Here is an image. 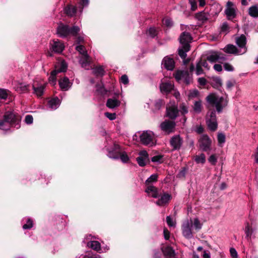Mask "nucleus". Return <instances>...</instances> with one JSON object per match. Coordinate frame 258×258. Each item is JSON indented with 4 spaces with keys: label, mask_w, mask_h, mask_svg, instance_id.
Wrapping results in <instances>:
<instances>
[{
    "label": "nucleus",
    "mask_w": 258,
    "mask_h": 258,
    "mask_svg": "<svg viewBox=\"0 0 258 258\" xmlns=\"http://www.w3.org/2000/svg\"><path fill=\"white\" fill-rule=\"evenodd\" d=\"M179 39L181 46L178 49V54L181 58L185 59L186 52L190 50L189 43L192 40V37L189 33L183 32L180 34Z\"/></svg>",
    "instance_id": "obj_1"
},
{
    "label": "nucleus",
    "mask_w": 258,
    "mask_h": 258,
    "mask_svg": "<svg viewBox=\"0 0 258 258\" xmlns=\"http://www.w3.org/2000/svg\"><path fill=\"white\" fill-rule=\"evenodd\" d=\"M206 100L210 104L214 105L217 111L220 113L228 104L227 97H220L214 94H211L206 97Z\"/></svg>",
    "instance_id": "obj_2"
},
{
    "label": "nucleus",
    "mask_w": 258,
    "mask_h": 258,
    "mask_svg": "<svg viewBox=\"0 0 258 258\" xmlns=\"http://www.w3.org/2000/svg\"><path fill=\"white\" fill-rule=\"evenodd\" d=\"M4 118L10 126L17 129L20 127L21 117L18 114L13 111H7L4 114Z\"/></svg>",
    "instance_id": "obj_3"
},
{
    "label": "nucleus",
    "mask_w": 258,
    "mask_h": 258,
    "mask_svg": "<svg viewBox=\"0 0 258 258\" xmlns=\"http://www.w3.org/2000/svg\"><path fill=\"white\" fill-rule=\"evenodd\" d=\"M206 123L208 128L212 131H215L218 127V123L214 110L209 111L207 113L206 117Z\"/></svg>",
    "instance_id": "obj_4"
},
{
    "label": "nucleus",
    "mask_w": 258,
    "mask_h": 258,
    "mask_svg": "<svg viewBox=\"0 0 258 258\" xmlns=\"http://www.w3.org/2000/svg\"><path fill=\"white\" fill-rule=\"evenodd\" d=\"M192 220H185L181 226L182 233L183 236L186 239H191L193 237L192 232Z\"/></svg>",
    "instance_id": "obj_5"
},
{
    "label": "nucleus",
    "mask_w": 258,
    "mask_h": 258,
    "mask_svg": "<svg viewBox=\"0 0 258 258\" xmlns=\"http://www.w3.org/2000/svg\"><path fill=\"white\" fill-rule=\"evenodd\" d=\"M178 82L183 81L186 84H189L191 81V75L187 71H178L174 75Z\"/></svg>",
    "instance_id": "obj_6"
},
{
    "label": "nucleus",
    "mask_w": 258,
    "mask_h": 258,
    "mask_svg": "<svg viewBox=\"0 0 258 258\" xmlns=\"http://www.w3.org/2000/svg\"><path fill=\"white\" fill-rule=\"evenodd\" d=\"M224 13L227 19L229 20H232L236 17V8L233 3L230 1L227 2Z\"/></svg>",
    "instance_id": "obj_7"
},
{
    "label": "nucleus",
    "mask_w": 258,
    "mask_h": 258,
    "mask_svg": "<svg viewBox=\"0 0 258 258\" xmlns=\"http://www.w3.org/2000/svg\"><path fill=\"white\" fill-rule=\"evenodd\" d=\"M140 140L145 145H153V133L150 131L143 132L140 136Z\"/></svg>",
    "instance_id": "obj_8"
},
{
    "label": "nucleus",
    "mask_w": 258,
    "mask_h": 258,
    "mask_svg": "<svg viewBox=\"0 0 258 258\" xmlns=\"http://www.w3.org/2000/svg\"><path fill=\"white\" fill-rule=\"evenodd\" d=\"M211 139L207 135L202 136L199 140L200 148L204 151L211 150Z\"/></svg>",
    "instance_id": "obj_9"
},
{
    "label": "nucleus",
    "mask_w": 258,
    "mask_h": 258,
    "mask_svg": "<svg viewBox=\"0 0 258 258\" xmlns=\"http://www.w3.org/2000/svg\"><path fill=\"white\" fill-rule=\"evenodd\" d=\"M236 43L238 46L239 53L240 54H244L247 51L246 46V39L244 35H241L236 38Z\"/></svg>",
    "instance_id": "obj_10"
},
{
    "label": "nucleus",
    "mask_w": 258,
    "mask_h": 258,
    "mask_svg": "<svg viewBox=\"0 0 258 258\" xmlns=\"http://www.w3.org/2000/svg\"><path fill=\"white\" fill-rule=\"evenodd\" d=\"M183 139L178 135L173 136L170 140V144L173 150H179L182 144Z\"/></svg>",
    "instance_id": "obj_11"
},
{
    "label": "nucleus",
    "mask_w": 258,
    "mask_h": 258,
    "mask_svg": "<svg viewBox=\"0 0 258 258\" xmlns=\"http://www.w3.org/2000/svg\"><path fill=\"white\" fill-rule=\"evenodd\" d=\"M179 111L175 103L171 104L166 107V115L171 119H175L178 116Z\"/></svg>",
    "instance_id": "obj_12"
},
{
    "label": "nucleus",
    "mask_w": 258,
    "mask_h": 258,
    "mask_svg": "<svg viewBox=\"0 0 258 258\" xmlns=\"http://www.w3.org/2000/svg\"><path fill=\"white\" fill-rule=\"evenodd\" d=\"M175 127V122L174 121L166 120L160 124L161 130L166 133L170 134L174 132Z\"/></svg>",
    "instance_id": "obj_13"
},
{
    "label": "nucleus",
    "mask_w": 258,
    "mask_h": 258,
    "mask_svg": "<svg viewBox=\"0 0 258 258\" xmlns=\"http://www.w3.org/2000/svg\"><path fill=\"white\" fill-rule=\"evenodd\" d=\"M139 155L137 161L140 166L144 167L149 161V155L146 151L142 150L139 152Z\"/></svg>",
    "instance_id": "obj_14"
},
{
    "label": "nucleus",
    "mask_w": 258,
    "mask_h": 258,
    "mask_svg": "<svg viewBox=\"0 0 258 258\" xmlns=\"http://www.w3.org/2000/svg\"><path fill=\"white\" fill-rule=\"evenodd\" d=\"M225 57L222 56L217 52H212L207 57V60L212 63L216 62H222L225 60Z\"/></svg>",
    "instance_id": "obj_15"
},
{
    "label": "nucleus",
    "mask_w": 258,
    "mask_h": 258,
    "mask_svg": "<svg viewBox=\"0 0 258 258\" xmlns=\"http://www.w3.org/2000/svg\"><path fill=\"white\" fill-rule=\"evenodd\" d=\"M51 49L56 53H61L64 48V44L59 40H53L51 43Z\"/></svg>",
    "instance_id": "obj_16"
},
{
    "label": "nucleus",
    "mask_w": 258,
    "mask_h": 258,
    "mask_svg": "<svg viewBox=\"0 0 258 258\" xmlns=\"http://www.w3.org/2000/svg\"><path fill=\"white\" fill-rule=\"evenodd\" d=\"M57 33L59 37H65L70 34V28L68 25L60 24L57 28Z\"/></svg>",
    "instance_id": "obj_17"
},
{
    "label": "nucleus",
    "mask_w": 258,
    "mask_h": 258,
    "mask_svg": "<svg viewBox=\"0 0 258 258\" xmlns=\"http://www.w3.org/2000/svg\"><path fill=\"white\" fill-rule=\"evenodd\" d=\"M162 65L166 70L172 71L174 68V61L172 58L166 56L162 60Z\"/></svg>",
    "instance_id": "obj_18"
},
{
    "label": "nucleus",
    "mask_w": 258,
    "mask_h": 258,
    "mask_svg": "<svg viewBox=\"0 0 258 258\" xmlns=\"http://www.w3.org/2000/svg\"><path fill=\"white\" fill-rule=\"evenodd\" d=\"M145 192H147L149 196L154 198H157L160 196L159 189L153 185H148L147 186Z\"/></svg>",
    "instance_id": "obj_19"
},
{
    "label": "nucleus",
    "mask_w": 258,
    "mask_h": 258,
    "mask_svg": "<svg viewBox=\"0 0 258 258\" xmlns=\"http://www.w3.org/2000/svg\"><path fill=\"white\" fill-rule=\"evenodd\" d=\"M59 86L62 90L67 91L71 88L72 84L67 77H64L59 80Z\"/></svg>",
    "instance_id": "obj_20"
},
{
    "label": "nucleus",
    "mask_w": 258,
    "mask_h": 258,
    "mask_svg": "<svg viewBox=\"0 0 258 258\" xmlns=\"http://www.w3.org/2000/svg\"><path fill=\"white\" fill-rule=\"evenodd\" d=\"M120 152V146L117 144H114V149L109 152L108 156L112 159H118Z\"/></svg>",
    "instance_id": "obj_21"
},
{
    "label": "nucleus",
    "mask_w": 258,
    "mask_h": 258,
    "mask_svg": "<svg viewBox=\"0 0 258 258\" xmlns=\"http://www.w3.org/2000/svg\"><path fill=\"white\" fill-rule=\"evenodd\" d=\"M170 199L171 195L167 193H164L161 196V198L156 201V204L160 206H163L168 203Z\"/></svg>",
    "instance_id": "obj_22"
},
{
    "label": "nucleus",
    "mask_w": 258,
    "mask_h": 258,
    "mask_svg": "<svg viewBox=\"0 0 258 258\" xmlns=\"http://www.w3.org/2000/svg\"><path fill=\"white\" fill-rule=\"evenodd\" d=\"M224 51L225 52L230 54H233L236 55L242 54L239 53V49L232 44H228L226 45L224 48Z\"/></svg>",
    "instance_id": "obj_23"
},
{
    "label": "nucleus",
    "mask_w": 258,
    "mask_h": 258,
    "mask_svg": "<svg viewBox=\"0 0 258 258\" xmlns=\"http://www.w3.org/2000/svg\"><path fill=\"white\" fill-rule=\"evenodd\" d=\"M173 88V85L170 82L162 83L160 86L161 91L163 93L170 92Z\"/></svg>",
    "instance_id": "obj_24"
},
{
    "label": "nucleus",
    "mask_w": 258,
    "mask_h": 258,
    "mask_svg": "<svg viewBox=\"0 0 258 258\" xmlns=\"http://www.w3.org/2000/svg\"><path fill=\"white\" fill-rule=\"evenodd\" d=\"M195 18L199 21L204 23L208 20L209 18V14L204 11L197 13L195 15Z\"/></svg>",
    "instance_id": "obj_25"
},
{
    "label": "nucleus",
    "mask_w": 258,
    "mask_h": 258,
    "mask_svg": "<svg viewBox=\"0 0 258 258\" xmlns=\"http://www.w3.org/2000/svg\"><path fill=\"white\" fill-rule=\"evenodd\" d=\"M120 102L116 99H108L106 103V106L110 108H114L118 106Z\"/></svg>",
    "instance_id": "obj_26"
},
{
    "label": "nucleus",
    "mask_w": 258,
    "mask_h": 258,
    "mask_svg": "<svg viewBox=\"0 0 258 258\" xmlns=\"http://www.w3.org/2000/svg\"><path fill=\"white\" fill-rule=\"evenodd\" d=\"M29 86L24 83H18L15 87L17 91L20 93H24L29 91Z\"/></svg>",
    "instance_id": "obj_27"
},
{
    "label": "nucleus",
    "mask_w": 258,
    "mask_h": 258,
    "mask_svg": "<svg viewBox=\"0 0 258 258\" xmlns=\"http://www.w3.org/2000/svg\"><path fill=\"white\" fill-rule=\"evenodd\" d=\"M87 245L99 252L101 251L100 243L98 241H91L87 243Z\"/></svg>",
    "instance_id": "obj_28"
},
{
    "label": "nucleus",
    "mask_w": 258,
    "mask_h": 258,
    "mask_svg": "<svg viewBox=\"0 0 258 258\" xmlns=\"http://www.w3.org/2000/svg\"><path fill=\"white\" fill-rule=\"evenodd\" d=\"M67 69V64L66 62L63 60L61 61L60 63H58L55 66V71H56L57 73H61L66 72Z\"/></svg>",
    "instance_id": "obj_29"
},
{
    "label": "nucleus",
    "mask_w": 258,
    "mask_h": 258,
    "mask_svg": "<svg viewBox=\"0 0 258 258\" xmlns=\"http://www.w3.org/2000/svg\"><path fill=\"white\" fill-rule=\"evenodd\" d=\"M60 105V100L58 98H53L48 102L49 107L52 109H56Z\"/></svg>",
    "instance_id": "obj_30"
},
{
    "label": "nucleus",
    "mask_w": 258,
    "mask_h": 258,
    "mask_svg": "<svg viewBox=\"0 0 258 258\" xmlns=\"http://www.w3.org/2000/svg\"><path fill=\"white\" fill-rule=\"evenodd\" d=\"M248 14L252 17H258V4L252 6L249 8Z\"/></svg>",
    "instance_id": "obj_31"
},
{
    "label": "nucleus",
    "mask_w": 258,
    "mask_h": 258,
    "mask_svg": "<svg viewBox=\"0 0 258 258\" xmlns=\"http://www.w3.org/2000/svg\"><path fill=\"white\" fill-rule=\"evenodd\" d=\"M194 111L197 113H200L202 112L203 107L202 105V101L201 100L196 101L194 102L193 105Z\"/></svg>",
    "instance_id": "obj_32"
},
{
    "label": "nucleus",
    "mask_w": 258,
    "mask_h": 258,
    "mask_svg": "<svg viewBox=\"0 0 258 258\" xmlns=\"http://www.w3.org/2000/svg\"><path fill=\"white\" fill-rule=\"evenodd\" d=\"M45 86L44 85H40L38 87H35L33 85V89L34 90V93L37 96L40 97L43 94Z\"/></svg>",
    "instance_id": "obj_33"
},
{
    "label": "nucleus",
    "mask_w": 258,
    "mask_h": 258,
    "mask_svg": "<svg viewBox=\"0 0 258 258\" xmlns=\"http://www.w3.org/2000/svg\"><path fill=\"white\" fill-rule=\"evenodd\" d=\"M76 49L82 55V56H84L85 59H87L88 54L85 47L82 45L77 46Z\"/></svg>",
    "instance_id": "obj_34"
},
{
    "label": "nucleus",
    "mask_w": 258,
    "mask_h": 258,
    "mask_svg": "<svg viewBox=\"0 0 258 258\" xmlns=\"http://www.w3.org/2000/svg\"><path fill=\"white\" fill-rule=\"evenodd\" d=\"M163 253L165 255L172 258L174 256L175 252L173 249L170 246H167L163 250Z\"/></svg>",
    "instance_id": "obj_35"
},
{
    "label": "nucleus",
    "mask_w": 258,
    "mask_h": 258,
    "mask_svg": "<svg viewBox=\"0 0 258 258\" xmlns=\"http://www.w3.org/2000/svg\"><path fill=\"white\" fill-rule=\"evenodd\" d=\"M158 179V175L157 174H152L145 181L146 185H153V183L156 182Z\"/></svg>",
    "instance_id": "obj_36"
},
{
    "label": "nucleus",
    "mask_w": 258,
    "mask_h": 258,
    "mask_svg": "<svg viewBox=\"0 0 258 258\" xmlns=\"http://www.w3.org/2000/svg\"><path fill=\"white\" fill-rule=\"evenodd\" d=\"M79 62L83 68H84L86 69H89V66L90 63V58L88 55L87 59H85L84 58V56H83L80 58Z\"/></svg>",
    "instance_id": "obj_37"
},
{
    "label": "nucleus",
    "mask_w": 258,
    "mask_h": 258,
    "mask_svg": "<svg viewBox=\"0 0 258 258\" xmlns=\"http://www.w3.org/2000/svg\"><path fill=\"white\" fill-rule=\"evenodd\" d=\"M66 13L70 16H73L76 13V8L73 6H69L65 8Z\"/></svg>",
    "instance_id": "obj_38"
},
{
    "label": "nucleus",
    "mask_w": 258,
    "mask_h": 258,
    "mask_svg": "<svg viewBox=\"0 0 258 258\" xmlns=\"http://www.w3.org/2000/svg\"><path fill=\"white\" fill-rule=\"evenodd\" d=\"M217 140L218 145L220 147H222L226 140L225 135L223 133H219L217 135Z\"/></svg>",
    "instance_id": "obj_39"
},
{
    "label": "nucleus",
    "mask_w": 258,
    "mask_h": 258,
    "mask_svg": "<svg viewBox=\"0 0 258 258\" xmlns=\"http://www.w3.org/2000/svg\"><path fill=\"white\" fill-rule=\"evenodd\" d=\"M11 126L3 117V119H0V130L8 131L9 130Z\"/></svg>",
    "instance_id": "obj_40"
},
{
    "label": "nucleus",
    "mask_w": 258,
    "mask_h": 258,
    "mask_svg": "<svg viewBox=\"0 0 258 258\" xmlns=\"http://www.w3.org/2000/svg\"><path fill=\"white\" fill-rule=\"evenodd\" d=\"M93 73L97 76H102L104 74V69L102 67L93 68Z\"/></svg>",
    "instance_id": "obj_41"
},
{
    "label": "nucleus",
    "mask_w": 258,
    "mask_h": 258,
    "mask_svg": "<svg viewBox=\"0 0 258 258\" xmlns=\"http://www.w3.org/2000/svg\"><path fill=\"white\" fill-rule=\"evenodd\" d=\"M195 160L196 162L198 164H204L206 162L205 155L203 153L201 154L200 155H196L195 157Z\"/></svg>",
    "instance_id": "obj_42"
},
{
    "label": "nucleus",
    "mask_w": 258,
    "mask_h": 258,
    "mask_svg": "<svg viewBox=\"0 0 258 258\" xmlns=\"http://www.w3.org/2000/svg\"><path fill=\"white\" fill-rule=\"evenodd\" d=\"M57 73L56 71L53 70L51 72V74L50 77H49V82L52 86H54L56 84V75Z\"/></svg>",
    "instance_id": "obj_43"
},
{
    "label": "nucleus",
    "mask_w": 258,
    "mask_h": 258,
    "mask_svg": "<svg viewBox=\"0 0 258 258\" xmlns=\"http://www.w3.org/2000/svg\"><path fill=\"white\" fill-rule=\"evenodd\" d=\"M192 226L197 230H200L202 227V224L201 223L198 218H196L192 220Z\"/></svg>",
    "instance_id": "obj_44"
},
{
    "label": "nucleus",
    "mask_w": 258,
    "mask_h": 258,
    "mask_svg": "<svg viewBox=\"0 0 258 258\" xmlns=\"http://www.w3.org/2000/svg\"><path fill=\"white\" fill-rule=\"evenodd\" d=\"M164 25L168 28H170L173 26V22L170 18H165L162 21Z\"/></svg>",
    "instance_id": "obj_45"
},
{
    "label": "nucleus",
    "mask_w": 258,
    "mask_h": 258,
    "mask_svg": "<svg viewBox=\"0 0 258 258\" xmlns=\"http://www.w3.org/2000/svg\"><path fill=\"white\" fill-rule=\"evenodd\" d=\"M119 157H120L121 160L123 163L127 162L128 161L129 159H130L128 156L127 155V154L125 152H120V154L119 155Z\"/></svg>",
    "instance_id": "obj_46"
},
{
    "label": "nucleus",
    "mask_w": 258,
    "mask_h": 258,
    "mask_svg": "<svg viewBox=\"0 0 258 258\" xmlns=\"http://www.w3.org/2000/svg\"><path fill=\"white\" fill-rule=\"evenodd\" d=\"M202 67L201 63L199 61L196 64V73L197 75L199 76L204 74V71Z\"/></svg>",
    "instance_id": "obj_47"
},
{
    "label": "nucleus",
    "mask_w": 258,
    "mask_h": 258,
    "mask_svg": "<svg viewBox=\"0 0 258 258\" xmlns=\"http://www.w3.org/2000/svg\"><path fill=\"white\" fill-rule=\"evenodd\" d=\"M218 157L215 155L213 154L211 155L208 158V161L213 165H216L217 162Z\"/></svg>",
    "instance_id": "obj_48"
},
{
    "label": "nucleus",
    "mask_w": 258,
    "mask_h": 258,
    "mask_svg": "<svg viewBox=\"0 0 258 258\" xmlns=\"http://www.w3.org/2000/svg\"><path fill=\"white\" fill-rule=\"evenodd\" d=\"M80 28L78 26H74L72 28H70V34L76 35L80 31Z\"/></svg>",
    "instance_id": "obj_49"
},
{
    "label": "nucleus",
    "mask_w": 258,
    "mask_h": 258,
    "mask_svg": "<svg viewBox=\"0 0 258 258\" xmlns=\"http://www.w3.org/2000/svg\"><path fill=\"white\" fill-rule=\"evenodd\" d=\"M163 156L162 155H157L153 157L151 159V161L153 162L161 163L162 162Z\"/></svg>",
    "instance_id": "obj_50"
},
{
    "label": "nucleus",
    "mask_w": 258,
    "mask_h": 258,
    "mask_svg": "<svg viewBox=\"0 0 258 258\" xmlns=\"http://www.w3.org/2000/svg\"><path fill=\"white\" fill-rule=\"evenodd\" d=\"M166 222L168 225L169 227H175L176 222L174 220L172 219L170 216H167L166 217Z\"/></svg>",
    "instance_id": "obj_51"
},
{
    "label": "nucleus",
    "mask_w": 258,
    "mask_h": 258,
    "mask_svg": "<svg viewBox=\"0 0 258 258\" xmlns=\"http://www.w3.org/2000/svg\"><path fill=\"white\" fill-rule=\"evenodd\" d=\"M189 3L190 5V9L192 11H195L197 9V0H189Z\"/></svg>",
    "instance_id": "obj_52"
},
{
    "label": "nucleus",
    "mask_w": 258,
    "mask_h": 258,
    "mask_svg": "<svg viewBox=\"0 0 258 258\" xmlns=\"http://www.w3.org/2000/svg\"><path fill=\"white\" fill-rule=\"evenodd\" d=\"M181 113L182 115H184L188 113L187 107L184 104H181L179 106Z\"/></svg>",
    "instance_id": "obj_53"
},
{
    "label": "nucleus",
    "mask_w": 258,
    "mask_h": 258,
    "mask_svg": "<svg viewBox=\"0 0 258 258\" xmlns=\"http://www.w3.org/2000/svg\"><path fill=\"white\" fill-rule=\"evenodd\" d=\"M148 35L151 37H154L157 35V31L154 28H150L148 31Z\"/></svg>",
    "instance_id": "obj_54"
},
{
    "label": "nucleus",
    "mask_w": 258,
    "mask_h": 258,
    "mask_svg": "<svg viewBox=\"0 0 258 258\" xmlns=\"http://www.w3.org/2000/svg\"><path fill=\"white\" fill-rule=\"evenodd\" d=\"M224 68L225 71L228 72H232L234 71V67L229 63H225L224 64Z\"/></svg>",
    "instance_id": "obj_55"
},
{
    "label": "nucleus",
    "mask_w": 258,
    "mask_h": 258,
    "mask_svg": "<svg viewBox=\"0 0 258 258\" xmlns=\"http://www.w3.org/2000/svg\"><path fill=\"white\" fill-rule=\"evenodd\" d=\"M33 226V222L30 219H28L27 223L23 226V228L24 229H30Z\"/></svg>",
    "instance_id": "obj_56"
},
{
    "label": "nucleus",
    "mask_w": 258,
    "mask_h": 258,
    "mask_svg": "<svg viewBox=\"0 0 258 258\" xmlns=\"http://www.w3.org/2000/svg\"><path fill=\"white\" fill-rule=\"evenodd\" d=\"M8 96L7 90L3 89H0V98L6 99Z\"/></svg>",
    "instance_id": "obj_57"
},
{
    "label": "nucleus",
    "mask_w": 258,
    "mask_h": 258,
    "mask_svg": "<svg viewBox=\"0 0 258 258\" xmlns=\"http://www.w3.org/2000/svg\"><path fill=\"white\" fill-rule=\"evenodd\" d=\"M105 115L110 120H113L116 118V114L114 113L105 112Z\"/></svg>",
    "instance_id": "obj_58"
},
{
    "label": "nucleus",
    "mask_w": 258,
    "mask_h": 258,
    "mask_svg": "<svg viewBox=\"0 0 258 258\" xmlns=\"http://www.w3.org/2000/svg\"><path fill=\"white\" fill-rule=\"evenodd\" d=\"M199 95V91L197 90H194L190 91L188 94V97L190 98H193L197 97Z\"/></svg>",
    "instance_id": "obj_59"
},
{
    "label": "nucleus",
    "mask_w": 258,
    "mask_h": 258,
    "mask_svg": "<svg viewBox=\"0 0 258 258\" xmlns=\"http://www.w3.org/2000/svg\"><path fill=\"white\" fill-rule=\"evenodd\" d=\"M33 118L32 115H27L25 118V122L28 124H31L33 122Z\"/></svg>",
    "instance_id": "obj_60"
},
{
    "label": "nucleus",
    "mask_w": 258,
    "mask_h": 258,
    "mask_svg": "<svg viewBox=\"0 0 258 258\" xmlns=\"http://www.w3.org/2000/svg\"><path fill=\"white\" fill-rule=\"evenodd\" d=\"M229 29V26L227 23H224L221 26V32H227Z\"/></svg>",
    "instance_id": "obj_61"
},
{
    "label": "nucleus",
    "mask_w": 258,
    "mask_h": 258,
    "mask_svg": "<svg viewBox=\"0 0 258 258\" xmlns=\"http://www.w3.org/2000/svg\"><path fill=\"white\" fill-rule=\"evenodd\" d=\"M235 82L229 80L226 82V88L228 90H231V88L234 86Z\"/></svg>",
    "instance_id": "obj_62"
},
{
    "label": "nucleus",
    "mask_w": 258,
    "mask_h": 258,
    "mask_svg": "<svg viewBox=\"0 0 258 258\" xmlns=\"http://www.w3.org/2000/svg\"><path fill=\"white\" fill-rule=\"evenodd\" d=\"M120 81L124 85L128 84V79L126 75H124L121 77Z\"/></svg>",
    "instance_id": "obj_63"
},
{
    "label": "nucleus",
    "mask_w": 258,
    "mask_h": 258,
    "mask_svg": "<svg viewBox=\"0 0 258 258\" xmlns=\"http://www.w3.org/2000/svg\"><path fill=\"white\" fill-rule=\"evenodd\" d=\"M163 234L164 238L166 240H168L170 238V233L167 228H164L163 230Z\"/></svg>",
    "instance_id": "obj_64"
}]
</instances>
